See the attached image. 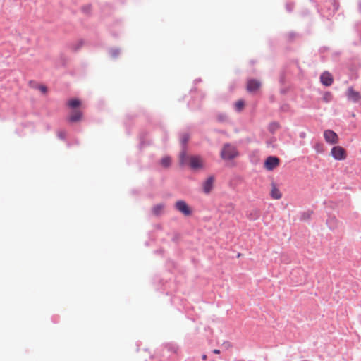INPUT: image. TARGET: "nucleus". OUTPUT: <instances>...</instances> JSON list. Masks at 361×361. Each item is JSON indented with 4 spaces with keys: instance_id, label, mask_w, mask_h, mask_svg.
Returning a JSON list of instances; mask_svg holds the SVG:
<instances>
[{
    "instance_id": "obj_1",
    "label": "nucleus",
    "mask_w": 361,
    "mask_h": 361,
    "mask_svg": "<svg viewBox=\"0 0 361 361\" xmlns=\"http://www.w3.org/2000/svg\"><path fill=\"white\" fill-rule=\"evenodd\" d=\"M180 161L181 164L187 163L194 171L204 169L205 166V161L202 157L197 155L187 156L185 152L180 154Z\"/></svg>"
},
{
    "instance_id": "obj_2",
    "label": "nucleus",
    "mask_w": 361,
    "mask_h": 361,
    "mask_svg": "<svg viewBox=\"0 0 361 361\" xmlns=\"http://www.w3.org/2000/svg\"><path fill=\"white\" fill-rule=\"evenodd\" d=\"M238 155L236 148L229 144H226L224 146L221 157L223 159L231 160L235 158Z\"/></svg>"
},
{
    "instance_id": "obj_3",
    "label": "nucleus",
    "mask_w": 361,
    "mask_h": 361,
    "mask_svg": "<svg viewBox=\"0 0 361 361\" xmlns=\"http://www.w3.org/2000/svg\"><path fill=\"white\" fill-rule=\"evenodd\" d=\"M331 154L336 160H343L346 158L345 150L341 146H336L331 149Z\"/></svg>"
},
{
    "instance_id": "obj_4",
    "label": "nucleus",
    "mask_w": 361,
    "mask_h": 361,
    "mask_svg": "<svg viewBox=\"0 0 361 361\" xmlns=\"http://www.w3.org/2000/svg\"><path fill=\"white\" fill-rule=\"evenodd\" d=\"M279 164V159L276 157L270 156L264 161V167L268 171H272Z\"/></svg>"
},
{
    "instance_id": "obj_5",
    "label": "nucleus",
    "mask_w": 361,
    "mask_h": 361,
    "mask_svg": "<svg viewBox=\"0 0 361 361\" xmlns=\"http://www.w3.org/2000/svg\"><path fill=\"white\" fill-rule=\"evenodd\" d=\"M176 209L183 214L185 216H190L191 214V210L187 203L183 200H178L175 204Z\"/></svg>"
},
{
    "instance_id": "obj_6",
    "label": "nucleus",
    "mask_w": 361,
    "mask_h": 361,
    "mask_svg": "<svg viewBox=\"0 0 361 361\" xmlns=\"http://www.w3.org/2000/svg\"><path fill=\"white\" fill-rule=\"evenodd\" d=\"M346 97L348 100L353 102H358L361 100V94L359 92L355 91L352 87L348 88L346 91Z\"/></svg>"
},
{
    "instance_id": "obj_7",
    "label": "nucleus",
    "mask_w": 361,
    "mask_h": 361,
    "mask_svg": "<svg viewBox=\"0 0 361 361\" xmlns=\"http://www.w3.org/2000/svg\"><path fill=\"white\" fill-rule=\"evenodd\" d=\"M324 137L326 142L332 145L336 144L338 141L337 134L331 130H326L324 132Z\"/></svg>"
},
{
    "instance_id": "obj_8",
    "label": "nucleus",
    "mask_w": 361,
    "mask_h": 361,
    "mask_svg": "<svg viewBox=\"0 0 361 361\" xmlns=\"http://www.w3.org/2000/svg\"><path fill=\"white\" fill-rule=\"evenodd\" d=\"M214 183V176H209L207 178V180L202 184L203 191L204 193L209 194L212 191Z\"/></svg>"
},
{
    "instance_id": "obj_9",
    "label": "nucleus",
    "mask_w": 361,
    "mask_h": 361,
    "mask_svg": "<svg viewBox=\"0 0 361 361\" xmlns=\"http://www.w3.org/2000/svg\"><path fill=\"white\" fill-rule=\"evenodd\" d=\"M321 82L325 86H330L333 82L332 75L328 73L324 72L320 77Z\"/></svg>"
},
{
    "instance_id": "obj_10",
    "label": "nucleus",
    "mask_w": 361,
    "mask_h": 361,
    "mask_svg": "<svg viewBox=\"0 0 361 361\" xmlns=\"http://www.w3.org/2000/svg\"><path fill=\"white\" fill-rule=\"evenodd\" d=\"M271 197L274 200H279L282 197L280 190L277 188L276 183H271Z\"/></svg>"
},
{
    "instance_id": "obj_11",
    "label": "nucleus",
    "mask_w": 361,
    "mask_h": 361,
    "mask_svg": "<svg viewBox=\"0 0 361 361\" xmlns=\"http://www.w3.org/2000/svg\"><path fill=\"white\" fill-rule=\"evenodd\" d=\"M260 87V82L256 80H250L247 85V90L249 92H255Z\"/></svg>"
},
{
    "instance_id": "obj_12",
    "label": "nucleus",
    "mask_w": 361,
    "mask_h": 361,
    "mask_svg": "<svg viewBox=\"0 0 361 361\" xmlns=\"http://www.w3.org/2000/svg\"><path fill=\"white\" fill-rule=\"evenodd\" d=\"M82 113L80 110H75L71 112L69 116V121L71 122H77L82 119Z\"/></svg>"
},
{
    "instance_id": "obj_13",
    "label": "nucleus",
    "mask_w": 361,
    "mask_h": 361,
    "mask_svg": "<svg viewBox=\"0 0 361 361\" xmlns=\"http://www.w3.org/2000/svg\"><path fill=\"white\" fill-rule=\"evenodd\" d=\"M164 209L163 204H159L152 207V212L154 215L158 216L162 214Z\"/></svg>"
},
{
    "instance_id": "obj_14",
    "label": "nucleus",
    "mask_w": 361,
    "mask_h": 361,
    "mask_svg": "<svg viewBox=\"0 0 361 361\" xmlns=\"http://www.w3.org/2000/svg\"><path fill=\"white\" fill-rule=\"evenodd\" d=\"M67 104L70 108L75 109L80 106L81 102L80 99L75 98L70 99Z\"/></svg>"
},
{
    "instance_id": "obj_15",
    "label": "nucleus",
    "mask_w": 361,
    "mask_h": 361,
    "mask_svg": "<svg viewBox=\"0 0 361 361\" xmlns=\"http://www.w3.org/2000/svg\"><path fill=\"white\" fill-rule=\"evenodd\" d=\"M171 158L169 157H164L161 160V165L164 168H168L171 165Z\"/></svg>"
},
{
    "instance_id": "obj_16",
    "label": "nucleus",
    "mask_w": 361,
    "mask_h": 361,
    "mask_svg": "<svg viewBox=\"0 0 361 361\" xmlns=\"http://www.w3.org/2000/svg\"><path fill=\"white\" fill-rule=\"evenodd\" d=\"M279 128V124L276 122H274V123H270L269 126V130L271 132V133H274L275 132L276 130H277Z\"/></svg>"
},
{
    "instance_id": "obj_17",
    "label": "nucleus",
    "mask_w": 361,
    "mask_h": 361,
    "mask_svg": "<svg viewBox=\"0 0 361 361\" xmlns=\"http://www.w3.org/2000/svg\"><path fill=\"white\" fill-rule=\"evenodd\" d=\"M235 107L237 111H241L244 107V102L242 100L238 101L235 104Z\"/></svg>"
},
{
    "instance_id": "obj_18",
    "label": "nucleus",
    "mask_w": 361,
    "mask_h": 361,
    "mask_svg": "<svg viewBox=\"0 0 361 361\" xmlns=\"http://www.w3.org/2000/svg\"><path fill=\"white\" fill-rule=\"evenodd\" d=\"M315 150L318 153H322L324 152V146L322 144L318 143L314 147Z\"/></svg>"
},
{
    "instance_id": "obj_19",
    "label": "nucleus",
    "mask_w": 361,
    "mask_h": 361,
    "mask_svg": "<svg viewBox=\"0 0 361 361\" xmlns=\"http://www.w3.org/2000/svg\"><path fill=\"white\" fill-rule=\"evenodd\" d=\"M188 140H189V136L188 135H184L182 137L181 141H182L183 144L185 145L188 141Z\"/></svg>"
},
{
    "instance_id": "obj_20",
    "label": "nucleus",
    "mask_w": 361,
    "mask_h": 361,
    "mask_svg": "<svg viewBox=\"0 0 361 361\" xmlns=\"http://www.w3.org/2000/svg\"><path fill=\"white\" fill-rule=\"evenodd\" d=\"M39 90L43 93H46L47 92V88L44 85H40Z\"/></svg>"
},
{
    "instance_id": "obj_21",
    "label": "nucleus",
    "mask_w": 361,
    "mask_h": 361,
    "mask_svg": "<svg viewBox=\"0 0 361 361\" xmlns=\"http://www.w3.org/2000/svg\"><path fill=\"white\" fill-rule=\"evenodd\" d=\"M82 42H77L76 46L75 47H73V49L74 50H77V49H80L82 47Z\"/></svg>"
},
{
    "instance_id": "obj_22",
    "label": "nucleus",
    "mask_w": 361,
    "mask_h": 361,
    "mask_svg": "<svg viewBox=\"0 0 361 361\" xmlns=\"http://www.w3.org/2000/svg\"><path fill=\"white\" fill-rule=\"evenodd\" d=\"M213 353H215V354H219L220 353V350H218V349H215L213 350Z\"/></svg>"
},
{
    "instance_id": "obj_23",
    "label": "nucleus",
    "mask_w": 361,
    "mask_h": 361,
    "mask_svg": "<svg viewBox=\"0 0 361 361\" xmlns=\"http://www.w3.org/2000/svg\"><path fill=\"white\" fill-rule=\"evenodd\" d=\"M202 360H207V355H203L202 356Z\"/></svg>"
}]
</instances>
